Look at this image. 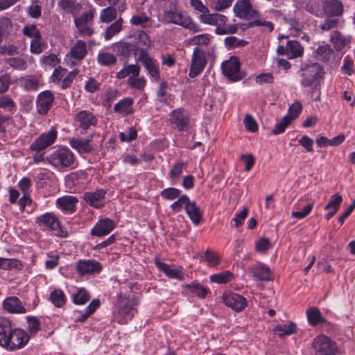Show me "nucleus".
Returning <instances> with one entry per match:
<instances>
[{
  "mask_svg": "<svg viewBox=\"0 0 355 355\" xmlns=\"http://www.w3.org/2000/svg\"><path fill=\"white\" fill-rule=\"evenodd\" d=\"M130 286H122L117 294V299L113 311L114 320L119 324H125L132 320L137 312L134 308L132 300L130 295L123 293V291L131 292Z\"/></svg>",
  "mask_w": 355,
  "mask_h": 355,
  "instance_id": "f257e3e1",
  "label": "nucleus"
},
{
  "mask_svg": "<svg viewBox=\"0 0 355 355\" xmlns=\"http://www.w3.org/2000/svg\"><path fill=\"white\" fill-rule=\"evenodd\" d=\"M161 1H163L162 6L164 10V21L182 26L195 33L200 31L199 25L194 23L185 13L178 10L176 0Z\"/></svg>",
  "mask_w": 355,
  "mask_h": 355,
  "instance_id": "f03ea898",
  "label": "nucleus"
},
{
  "mask_svg": "<svg viewBox=\"0 0 355 355\" xmlns=\"http://www.w3.org/2000/svg\"><path fill=\"white\" fill-rule=\"evenodd\" d=\"M48 162L58 171L73 169L76 167V158L68 147L60 146L47 158Z\"/></svg>",
  "mask_w": 355,
  "mask_h": 355,
  "instance_id": "7ed1b4c3",
  "label": "nucleus"
},
{
  "mask_svg": "<svg viewBox=\"0 0 355 355\" xmlns=\"http://www.w3.org/2000/svg\"><path fill=\"white\" fill-rule=\"evenodd\" d=\"M313 68H301L299 73L302 77L301 85L304 87H312V97L315 92L317 95L314 101H319L320 97V85L324 74V68H318L316 71H313Z\"/></svg>",
  "mask_w": 355,
  "mask_h": 355,
  "instance_id": "20e7f679",
  "label": "nucleus"
},
{
  "mask_svg": "<svg viewBox=\"0 0 355 355\" xmlns=\"http://www.w3.org/2000/svg\"><path fill=\"white\" fill-rule=\"evenodd\" d=\"M312 347L314 355H339L341 354V350L337 343L322 334L313 338Z\"/></svg>",
  "mask_w": 355,
  "mask_h": 355,
  "instance_id": "39448f33",
  "label": "nucleus"
},
{
  "mask_svg": "<svg viewBox=\"0 0 355 355\" xmlns=\"http://www.w3.org/2000/svg\"><path fill=\"white\" fill-rule=\"evenodd\" d=\"M168 116V122L173 129L180 132H187L191 128L189 112L184 108H176L172 110Z\"/></svg>",
  "mask_w": 355,
  "mask_h": 355,
  "instance_id": "423d86ee",
  "label": "nucleus"
},
{
  "mask_svg": "<svg viewBox=\"0 0 355 355\" xmlns=\"http://www.w3.org/2000/svg\"><path fill=\"white\" fill-rule=\"evenodd\" d=\"M9 340L5 349L8 352H15L24 348L28 343L30 336L25 330L14 327Z\"/></svg>",
  "mask_w": 355,
  "mask_h": 355,
  "instance_id": "0eeeda50",
  "label": "nucleus"
},
{
  "mask_svg": "<svg viewBox=\"0 0 355 355\" xmlns=\"http://www.w3.org/2000/svg\"><path fill=\"white\" fill-rule=\"evenodd\" d=\"M58 137V132L55 127L46 132L41 134L30 146V149L35 152H41L53 145Z\"/></svg>",
  "mask_w": 355,
  "mask_h": 355,
  "instance_id": "6e6552de",
  "label": "nucleus"
},
{
  "mask_svg": "<svg viewBox=\"0 0 355 355\" xmlns=\"http://www.w3.org/2000/svg\"><path fill=\"white\" fill-rule=\"evenodd\" d=\"M38 226L44 229L53 231H59L62 237H67V232H64L60 227L58 218L52 212H46L35 218Z\"/></svg>",
  "mask_w": 355,
  "mask_h": 355,
  "instance_id": "1a4fd4ad",
  "label": "nucleus"
},
{
  "mask_svg": "<svg viewBox=\"0 0 355 355\" xmlns=\"http://www.w3.org/2000/svg\"><path fill=\"white\" fill-rule=\"evenodd\" d=\"M233 10L236 17L245 20H252L259 17V12L252 8L250 0L238 1Z\"/></svg>",
  "mask_w": 355,
  "mask_h": 355,
  "instance_id": "9d476101",
  "label": "nucleus"
},
{
  "mask_svg": "<svg viewBox=\"0 0 355 355\" xmlns=\"http://www.w3.org/2000/svg\"><path fill=\"white\" fill-rule=\"evenodd\" d=\"M54 101L55 96L51 90H44L38 94L35 101L37 112L41 116L47 115Z\"/></svg>",
  "mask_w": 355,
  "mask_h": 355,
  "instance_id": "9b49d317",
  "label": "nucleus"
},
{
  "mask_svg": "<svg viewBox=\"0 0 355 355\" xmlns=\"http://www.w3.org/2000/svg\"><path fill=\"white\" fill-rule=\"evenodd\" d=\"M116 227V223L110 218H101L90 230V235L102 238L108 235Z\"/></svg>",
  "mask_w": 355,
  "mask_h": 355,
  "instance_id": "f8f14e48",
  "label": "nucleus"
},
{
  "mask_svg": "<svg viewBox=\"0 0 355 355\" xmlns=\"http://www.w3.org/2000/svg\"><path fill=\"white\" fill-rule=\"evenodd\" d=\"M107 193L104 189H98L95 191H87L83 194V199L90 207L101 209L104 207L103 200Z\"/></svg>",
  "mask_w": 355,
  "mask_h": 355,
  "instance_id": "ddd939ff",
  "label": "nucleus"
},
{
  "mask_svg": "<svg viewBox=\"0 0 355 355\" xmlns=\"http://www.w3.org/2000/svg\"><path fill=\"white\" fill-rule=\"evenodd\" d=\"M225 304L236 312H241L247 306V300L241 295L236 293H230L224 295Z\"/></svg>",
  "mask_w": 355,
  "mask_h": 355,
  "instance_id": "4468645a",
  "label": "nucleus"
},
{
  "mask_svg": "<svg viewBox=\"0 0 355 355\" xmlns=\"http://www.w3.org/2000/svg\"><path fill=\"white\" fill-rule=\"evenodd\" d=\"M154 263L157 268L163 272L168 277L175 279L179 281H182L184 279V275L182 272V268L179 267L178 268H171L168 264L162 262L159 257L154 258Z\"/></svg>",
  "mask_w": 355,
  "mask_h": 355,
  "instance_id": "2eb2a0df",
  "label": "nucleus"
},
{
  "mask_svg": "<svg viewBox=\"0 0 355 355\" xmlns=\"http://www.w3.org/2000/svg\"><path fill=\"white\" fill-rule=\"evenodd\" d=\"M76 270L81 275H91L102 270L101 264L96 260H80Z\"/></svg>",
  "mask_w": 355,
  "mask_h": 355,
  "instance_id": "dca6fc26",
  "label": "nucleus"
},
{
  "mask_svg": "<svg viewBox=\"0 0 355 355\" xmlns=\"http://www.w3.org/2000/svg\"><path fill=\"white\" fill-rule=\"evenodd\" d=\"M78 199L73 196H64L56 200V207L66 214H73L77 209Z\"/></svg>",
  "mask_w": 355,
  "mask_h": 355,
  "instance_id": "f3484780",
  "label": "nucleus"
},
{
  "mask_svg": "<svg viewBox=\"0 0 355 355\" xmlns=\"http://www.w3.org/2000/svg\"><path fill=\"white\" fill-rule=\"evenodd\" d=\"M75 119L78 123V127L84 130H87L92 125L95 126L98 122L97 118L88 110H81L78 112Z\"/></svg>",
  "mask_w": 355,
  "mask_h": 355,
  "instance_id": "a211bd4d",
  "label": "nucleus"
},
{
  "mask_svg": "<svg viewBox=\"0 0 355 355\" xmlns=\"http://www.w3.org/2000/svg\"><path fill=\"white\" fill-rule=\"evenodd\" d=\"M14 329L13 324L10 319L0 317V347L5 349L9 343V338Z\"/></svg>",
  "mask_w": 355,
  "mask_h": 355,
  "instance_id": "6ab92c4d",
  "label": "nucleus"
},
{
  "mask_svg": "<svg viewBox=\"0 0 355 355\" xmlns=\"http://www.w3.org/2000/svg\"><path fill=\"white\" fill-rule=\"evenodd\" d=\"M2 306L10 313L22 314L26 312L20 300L15 296L8 297L2 302Z\"/></svg>",
  "mask_w": 355,
  "mask_h": 355,
  "instance_id": "aec40b11",
  "label": "nucleus"
},
{
  "mask_svg": "<svg viewBox=\"0 0 355 355\" xmlns=\"http://www.w3.org/2000/svg\"><path fill=\"white\" fill-rule=\"evenodd\" d=\"M182 288L187 293L193 295L200 299H205L209 288L207 286H202L198 281H193L191 284H186L182 286Z\"/></svg>",
  "mask_w": 355,
  "mask_h": 355,
  "instance_id": "412c9836",
  "label": "nucleus"
},
{
  "mask_svg": "<svg viewBox=\"0 0 355 355\" xmlns=\"http://www.w3.org/2000/svg\"><path fill=\"white\" fill-rule=\"evenodd\" d=\"M308 322L312 327H316L319 324L327 326L330 324L322 315L320 309L316 306L309 308L306 311Z\"/></svg>",
  "mask_w": 355,
  "mask_h": 355,
  "instance_id": "4be33fe9",
  "label": "nucleus"
},
{
  "mask_svg": "<svg viewBox=\"0 0 355 355\" xmlns=\"http://www.w3.org/2000/svg\"><path fill=\"white\" fill-rule=\"evenodd\" d=\"M324 13L327 16L339 17L343 13V3L338 0H329L322 2Z\"/></svg>",
  "mask_w": 355,
  "mask_h": 355,
  "instance_id": "5701e85b",
  "label": "nucleus"
},
{
  "mask_svg": "<svg viewBox=\"0 0 355 355\" xmlns=\"http://www.w3.org/2000/svg\"><path fill=\"white\" fill-rule=\"evenodd\" d=\"M112 48L118 55H121L125 58L130 57L132 54L136 55L138 51V47L135 44L123 42L114 44Z\"/></svg>",
  "mask_w": 355,
  "mask_h": 355,
  "instance_id": "b1692460",
  "label": "nucleus"
},
{
  "mask_svg": "<svg viewBox=\"0 0 355 355\" xmlns=\"http://www.w3.org/2000/svg\"><path fill=\"white\" fill-rule=\"evenodd\" d=\"M252 277L255 280L268 282L270 280L271 272L270 268L262 263H259L252 268Z\"/></svg>",
  "mask_w": 355,
  "mask_h": 355,
  "instance_id": "393cba45",
  "label": "nucleus"
},
{
  "mask_svg": "<svg viewBox=\"0 0 355 355\" xmlns=\"http://www.w3.org/2000/svg\"><path fill=\"white\" fill-rule=\"evenodd\" d=\"M185 212L194 225H198L201 223L202 212L196 202L190 200L185 207Z\"/></svg>",
  "mask_w": 355,
  "mask_h": 355,
  "instance_id": "a878e982",
  "label": "nucleus"
},
{
  "mask_svg": "<svg viewBox=\"0 0 355 355\" xmlns=\"http://www.w3.org/2000/svg\"><path fill=\"white\" fill-rule=\"evenodd\" d=\"M100 305V300L98 299H94L83 311H76V313L78 314V315L76 318L75 322H84L96 311Z\"/></svg>",
  "mask_w": 355,
  "mask_h": 355,
  "instance_id": "bb28decb",
  "label": "nucleus"
},
{
  "mask_svg": "<svg viewBox=\"0 0 355 355\" xmlns=\"http://www.w3.org/2000/svg\"><path fill=\"white\" fill-rule=\"evenodd\" d=\"M133 103L134 101L130 97L123 98L114 105V111L124 116L132 114L134 112Z\"/></svg>",
  "mask_w": 355,
  "mask_h": 355,
  "instance_id": "cd10ccee",
  "label": "nucleus"
},
{
  "mask_svg": "<svg viewBox=\"0 0 355 355\" xmlns=\"http://www.w3.org/2000/svg\"><path fill=\"white\" fill-rule=\"evenodd\" d=\"M350 37H346L338 31H334L331 33L330 42L336 51H341L343 49L350 43Z\"/></svg>",
  "mask_w": 355,
  "mask_h": 355,
  "instance_id": "c85d7f7f",
  "label": "nucleus"
},
{
  "mask_svg": "<svg viewBox=\"0 0 355 355\" xmlns=\"http://www.w3.org/2000/svg\"><path fill=\"white\" fill-rule=\"evenodd\" d=\"M69 143L71 147L79 153H90L93 150L89 139L81 140L73 137L69 140Z\"/></svg>",
  "mask_w": 355,
  "mask_h": 355,
  "instance_id": "c756f323",
  "label": "nucleus"
},
{
  "mask_svg": "<svg viewBox=\"0 0 355 355\" xmlns=\"http://www.w3.org/2000/svg\"><path fill=\"white\" fill-rule=\"evenodd\" d=\"M223 74L230 81H239L246 75V71L242 68H221Z\"/></svg>",
  "mask_w": 355,
  "mask_h": 355,
  "instance_id": "7c9ffc66",
  "label": "nucleus"
},
{
  "mask_svg": "<svg viewBox=\"0 0 355 355\" xmlns=\"http://www.w3.org/2000/svg\"><path fill=\"white\" fill-rule=\"evenodd\" d=\"M288 58L293 59L301 57L304 53V47L297 40L287 42Z\"/></svg>",
  "mask_w": 355,
  "mask_h": 355,
  "instance_id": "2f4dec72",
  "label": "nucleus"
},
{
  "mask_svg": "<svg viewBox=\"0 0 355 355\" xmlns=\"http://www.w3.org/2000/svg\"><path fill=\"white\" fill-rule=\"evenodd\" d=\"M58 5L64 12L74 16L82 8V6L76 0H60Z\"/></svg>",
  "mask_w": 355,
  "mask_h": 355,
  "instance_id": "473e14b6",
  "label": "nucleus"
},
{
  "mask_svg": "<svg viewBox=\"0 0 355 355\" xmlns=\"http://www.w3.org/2000/svg\"><path fill=\"white\" fill-rule=\"evenodd\" d=\"M70 56L78 61L83 60L87 54V45L83 40H78L74 45L71 47L69 52Z\"/></svg>",
  "mask_w": 355,
  "mask_h": 355,
  "instance_id": "72a5a7b5",
  "label": "nucleus"
},
{
  "mask_svg": "<svg viewBox=\"0 0 355 355\" xmlns=\"http://www.w3.org/2000/svg\"><path fill=\"white\" fill-rule=\"evenodd\" d=\"M273 331L277 334L280 338H283L286 336L295 334L297 332V324L293 322H289L287 325L284 326L277 324L273 328Z\"/></svg>",
  "mask_w": 355,
  "mask_h": 355,
  "instance_id": "f704fd0d",
  "label": "nucleus"
},
{
  "mask_svg": "<svg viewBox=\"0 0 355 355\" xmlns=\"http://www.w3.org/2000/svg\"><path fill=\"white\" fill-rule=\"evenodd\" d=\"M168 84L166 81L162 80L157 90L158 101L162 103L169 105L173 101V96L167 92Z\"/></svg>",
  "mask_w": 355,
  "mask_h": 355,
  "instance_id": "c9c22d12",
  "label": "nucleus"
},
{
  "mask_svg": "<svg viewBox=\"0 0 355 355\" xmlns=\"http://www.w3.org/2000/svg\"><path fill=\"white\" fill-rule=\"evenodd\" d=\"M201 259L203 261L207 262V264L209 267H216L220 263L221 258L219 254L213 250H210L207 249L201 257Z\"/></svg>",
  "mask_w": 355,
  "mask_h": 355,
  "instance_id": "e433bc0d",
  "label": "nucleus"
},
{
  "mask_svg": "<svg viewBox=\"0 0 355 355\" xmlns=\"http://www.w3.org/2000/svg\"><path fill=\"white\" fill-rule=\"evenodd\" d=\"M24 266L21 261L15 258H3L1 257V270H21Z\"/></svg>",
  "mask_w": 355,
  "mask_h": 355,
  "instance_id": "4c0bfd02",
  "label": "nucleus"
},
{
  "mask_svg": "<svg viewBox=\"0 0 355 355\" xmlns=\"http://www.w3.org/2000/svg\"><path fill=\"white\" fill-rule=\"evenodd\" d=\"M20 84L28 92L36 91L41 85L40 80L33 76L21 78Z\"/></svg>",
  "mask_w": 355,
  "mask_h": 355,
  "instance_id": "58836bf2",
  "label": "nucleus"
},
{
  "mask_svg": "<svg viewBox=\"0 0 355 355\" xmlns=\"http://www.w3.org/2000/svg\"><path fill=\"white\" fill-rule=\"evenodd\" d=\"M27 322L28 334L31 336H35L41 329V322L36 316L31 315L26 318Z\"/></svg>",
  "mask_w": 355,
  "mask_h": 355,
  "instance_id": "ea45409f",
  "label": "nucleus"
},
{
  "mask_svg": "<svg viewBox=\"0 0 355 355\" xmlns=\"http://www.w3.org/2000/svg\"><path fill=\"white\" fill-rule=\"evenodd\" d=\"M12 29L13 26L10 19L5 17L0 18V43L8 37Z\"/></svg>",
  "mask_w": 355,
  "mask_h": 355,
  "instance_id": "a19ab883",
  "label": "nucleus"
},
{
  "mask_svg": "<svg viewBox=\"0 0 355 355\" xmlns=\"http://www.w3.org/2000/svg\"><path fill=\"white\" fill-rule=\"evenodd\" d=\"M49 300L55 307L61 308L66 303V296L62 290L55 289L51 292Z\"/></svg>",
  "mask_w": 355,
  "mask_h": 355,
  "instance_id": "79ce46f5",
  "label": "nucleus"
},
{
  "mask_svg": "<svg viewBox=\"0 0 355 355\" xmlns=\"http://www.w3.org/2000/svg\"><path fill=\"white\" fill-rule=\"evenodd\" d=\"M89 293L84 288H79L73 295V302L76 305L85 304L90 300Z\"/></svg>",
  "mask_w": 355,
  "mask_h": 355,
  "instance_id": "37998d69",
  "label": "nucleus"
},
{
  "mask_svg": "<svg viewBox=\"0 0 355 355\" xmlns=\"http://www.w3.org/2000/svg\"><path fill=\"white\" fill-rule=\"evenodd\" d=\"M334 54L333 50L329 44L320 46L316 50L315 58L320 61L327 62Z\"/></svg>",
  "mask_w": 355,
  "mask_h": 355,
  "instance_id": "c03bdc74",
  "label": "nucleus"
},
{
  "mask_svg": "<svg viewBox=\"0 0 355 355\" xmlns=\"http://www.w3.org/2000/svg\"><path fill=\"white\" fill-rule=\"evenodd\" d=\"M233 276L234 275L232 272L226 270L210 275L209 279L213 283L227 284L231 281Z\"/></svg>",
  "mask_w": 355,
  "mask_h": 355,
  "instance_id": "a18cd8bd",
  "label": "nucleus"
},
{
  "mask_svg": "<svg viewBox=\"0 0 355 355\" xmlns=\"http://www.w3.org/2000/svg\"><path fill=\"white\" fill-rule=\"evenodd\" d=\"M123 19L119 18L115 22L109 26L105 32V39L110 40L114 35L119 33L122 29Z\"/></svg>",
  "mask_w": 355,
  "mask_h": 355,
  "instance_id": "49530a36",
  "label": "nucleus"
},
{
  "mask_svg": "<svg viewBox=\"0 0 355 355\" xmlns=\"http://www.w3.org/2000/svg\"><path fill=\"white\" fill-rule=\"evenodd\" d=\"M189 201L190 199L187 195H180L178 198V200L171 205L170 208L173 210L174 213H179L182 210L183 207H186L187 205L189 204Z\"/></svg>",
  "mask_w": 355,
  "mask_h": 355,
  "instance_id": "de8ad7c7",
  "label": "nucleus"
},
{
  "mask_svg": "<svg viewBox=\"0 0 355 355\" xmlns=\"http://www.w3.org/2000/svg\"><path fill=\"white\" fill-rule=\"evenodd\" d=\"M292 119L289 116H284L282 121L275 125L271 133L273 135H278L285 132L286 129L291 124Z\"/></svg>",
  "mask_w": 355,
  "mask_h": 355,
  "instance_id": "09e8293b",
  "label": "nucleus"
},
{
  "mask_svg": "<svg viewBox=\"0 0 355 355\" xmlns=\"http://www.w3.org/2000/svg\"><path fill=\"white\" fill-rule=\"evenodd\" d=\"M187 163L183 162L175 163L168 173V177L172 180H177L183 173V170L187 167Z\"/></svg>",
  "mask_w": 355,
  "mask_h": 355,
  "instance_id": "8fccbe9b",
  "label": "nucleus"
},
{
  "mask_svg": "<svg viewBox=\"0 0 355 355\" xmlns=\"http://www.w3.org/2000/svg\"><path fill=\"white\" fill-rule=\"evenodd\" d=\"M181 190L175 187H168L160 192V196L166 200H173L181 195Z\"/></svg>",
  "mask_w": 355,
  "mask_h": 355,
  "instance_id": "3c124183",
  "label": "nucleus"
},
{
  "mask_svg": "<svg viewBox=\"0 0 355 355\" xmlns=\"http://www.w3.org/2000/svg\"><path fill=\"white\" fill-rule=\"evenodd\" d=\"M117 16L116 8L109 6L103 9L100 15L101 21L105 23H109L115 19Z\"/></svg>",
  "mask_w": 355,
  "mask_h": 355,
  "instance_id": "603ef678",
  "label": "nucleus"
},
{
  "mask_svg": "<svg viewBox=\"0 0 355 355\" xmlns=\"http://www.w3.org/2000/svg\"><path fill=\"white\" fill-rule=\"evenodd\" d=\"M49 258L44 263V266L46 270H53L59 264L60 256L57 252H49L46 254Z\"/></svg>",
  "mask_w": 355,
  "mask_h": 355,
  "instance_id": "864d4df0",
  "label": "nucleus"
},
{
  "mask_svg": "<svg viewBox=\"0 0 355 355\" xmlns=\"http://www.w3.org/2000/svg\"><path fill=\"white\" fill-rule=\"evenodd\" d=\"M116 58L114 55L110 53H100L98 55V62L101 65L110 66L115 64Z\"/></svg>",
  "mask_w": 355,
  "mask_h": 355,
  "instance_id": "5fc2aeb1",
  "label": "nucleus"
},
{
  "mask_svg": "<svg viewBox=\"0 0 355 355\" xmlns=\"http://www.w3.org/2000/svg\"><path fill=\"white\" fill-rule=\"evenodd\" d=\"M243 124L248 132H255L258 130V124L254 117L250 114H246L243 119Z\"/></svg>",
  "mask_w": 355,
  "mask_h": 355,
  "instance_id": "6e6d98bb",
  "label": "nucleus"
},
{
  "mask_svg": "<svg viewBox=\"0 0 355 355\" xmlns=\"http://www.w3.org/2000/svg\"><path fill=\"white\" fill-rule=\"evenodd\" d=\"M207 64L205 55L202 52L195 50L191 62V67H205Z\"/></svg>",
  "mask_w": 355,
  "mask_h": 355,
  "instance_id": "4d7b16f0",
  "label": "nucleus"
},
{
  "mask_svg": "<svg viewBox=\"0 0 355 355\" xmlns=\"http://www.w3.org/2000/svg\"><path fill=\"white\" fill-rule=\"evenodd\" d=\"M342 201V196L338 193H336L331 196L329 202L324 207V209H330L331 208L339 209Z\"/></svg>",
  "mask_w": 355,
  "mask_h": 355,
  "instance_id": "13d9d810",
  "label": "nucleus"
},
{
  "mask_svg": "<svg viewBox=\"0 0 355 355\" xmlns=\"http://www.w3.org/2000/svg\"><path fill=\"white\" fill-rule=\"evenodd\" d=\"M299 144L304 148L306 152L313 153V140L307 135H303L298 141Z\"/></svg>",
  "mask_w": 355,
  "mask_h": 355,
  "instance_id": "bf43d9fd",
  "label": "nucleus"
},
{
  "mask_svg": "<svg viewBox=\"0 0 355 355\" xmlns=\"http://www.w3.org/2000/svg\"><path fill=\"white\" fill-rule=\"evenodd\" d=\"M270 248V241L267 238L259 239L255 244L256 250L260 253H265Z\"/></svg>",
  "mask_w": 355,
  "mask_h": 355,
  "instance_id": "052dcab7",
  "label": "nucleus"
},
{
  "mask_svg": "<svg viewBox=\"0 0 355 355\" xmlns=\"http://www.w3.org/2000/svg\"><path fill=\"white\" fill-rule=\"evenodd\" d=\"M23 33L27 37H32V39L41 38L40 32L37 29L35 24L24 27Z\"/></svg>",
  "mask_w": 355,
  "mask_h": 355,
  "instance_id": "680f3d73",
  "label": "nucleus"
},
{
  "mask_svg": "<svg viewBox=\"0 0 355 355\" xmlns=\"http://www.w3.org/2000/svg\"><path fill=\"white\" fill-rule=\"evenodd\" d=\"M225 44L227 46L232 48L236 46H244L248 42L243 40H239L234 36H230L225 39Z\"/></svg>",
  "mask_w": 355,
  "mask_h": 355,
  "instance_id": "e2e57ef3",
  "label": "nucleus"
},
{
  "mask_svg": "<svg viewBox=\"0 0 355 355\" xmlns=\"http://www.w3.org/2000/svg\"><path fill=\"white\" fill-rule=\"evenodd\" d=\"M339 24L338 19L327 17L324 21L320 25V28L322 31H330L334 28H336Z\"/></svg>",
  "mask_w": 355,
  "mask_h": 355,
  "instance_id": "0e129e2a",
  "label": "nucleus"
},
{
  "mask_svg": "<svg viewBox=\"0 0 355 355\" xmlns=\"http://www.w3.org/2000/svg\"><path fill=\"white\" fill-rule=\"evenodd\" d=\"M313 207V203H309L306 205L302 211H293L291 213V216L293 218H296L298 219H302L306 218L308 215L310 214Z\"/></svg>",
  "mask_w": 355,
  "mask_h": 355,
  "instance_id": "69168bd1",
  "label": "nucleus"
},
{
  "mask_svg": "<svg viewBox=\"0 0 355 355\" xmlns=\"http://www.w3.org/2000/svg\"><path fill=\"white\" fill-rule=\"evenodd\" d=\"M248 215V208H244L240 213H236L234 218L232 219V220L235 223L234 226L236 227H239V226L242 225Z\"/></svg>",
  "mask_w": 355,
  "mask_h": 355,
  "instance_id": "338daca9",
  "label": "nucleus"
},
{
  "mask_svg": "<svg viewBox=\"0 0 355 355\" xmlns=\"http://www.w3.org/2000/svg\"><path fill=\"white\" fill-rule=\"evenodd\" d=\"M129 85L137 89H141L145 87L146 80L144 78L129 77L128 80Z\"/></svg>",
  "mask_w": 355,
  "mask_h": 355,
  "instance_id": "774afa93",
  "label": "nucleus"
}]
</instances>
